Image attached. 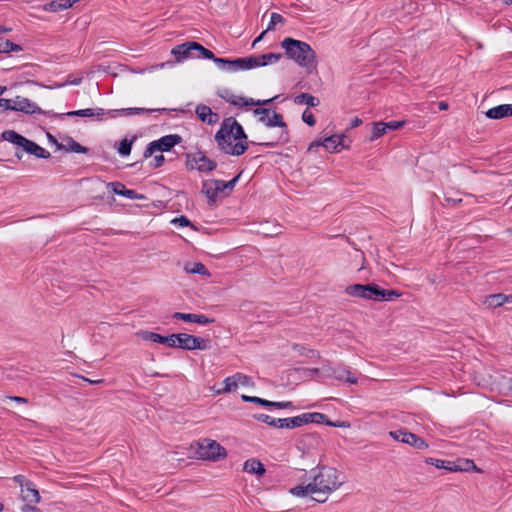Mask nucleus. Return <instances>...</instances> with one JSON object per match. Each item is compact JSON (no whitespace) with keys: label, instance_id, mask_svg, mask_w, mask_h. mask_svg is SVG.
I'll return each mask as SVG.
<instances>
[{"label":"nucleus","instance_id":"c9c22d12","mask_svg":"<svg viewBox=\"0 0 512 512\" xmlns=\"http://www.w3.org/2000/svg\"><path fill=\"white\" fill-rule=\"evenodd\" d=\"M22 497L27 503H38L40 501L38 490L29 486H27L25 490H22Z\"/></svg>","mask_w":512,"mask_h":512},{"label":"nucleus","instance_id":"09e8293b","mask_svg":"<svg viewBox=\"0 0 512 512\" xmlns=\"http://www.w3.org/2000/svg\"><path fill=\"white\" fill-rule=\"evenodd\" d=\"M277 98L278 96L265 100H254L253 98H249V104L250 106H256L257 108H264L263 106L271 104Z\"/></svg>","mask_w":512,"mask_h":512},{"label":"nucleus","instance_id":"a878e982","mask_svg":"<svg viewBox=\"0 0 512 512\" xmlns=\"http://www.w3.org/2000/svg\"><path fill=\"white\" fill-rule=\"evenodd\" d=\"M506 302H512V295H505L503 293L491 294L486 296L484 304L489 308H498Z\"/></svg>","mask_w":512,"mask_h":512},{"label":"nucleus","instance_id":"20e7f679","mask_svg":"<svg viewBox=\"0 0 512 512\" xmlns=\"http://www.w3.org/2000/svg\"><path fill=\"white\" fill-rule=\"evenodd\" d=\"M253 114L259 116L258 121L268 128L279 127L282 129L279 137L275 141L260 142V146L274 148L278 144H286L289 142V130L283 116L270 108H255Z\"/></svg>","mask_w":512,"mask_h":512},{"label":"nucleus","instance_id":"6ab92c4d","mask_svg":"<svg viewBox=\"0 0 512 512\" xmlns=\"http://www.w3.org/2000/svg\"><path fill=\"white\" fill-rule=\"evenodd\" d=\"M137 335L145 341H151V342H155V343L165 344L171 348L175 347V343H176L175 338H174L175 334L163 336L156 332L142 330V331H139L137 333Z\"/></svg>","mask_w":512,"mask_h":512},{"label":"nucleus","instance_id":"58836bf2","mask_svg":"<svg viewBox=\"0 0 512 512\" xmlns=\"http://www.w3.org/2000/svg\"><path fill=\"white\" fill-rule=\"evenodd\" d=\"M316 415L318 416H322L323 420H319V421H314L313 423H316V424H325L327 426H331V427H337V428H341V427H349V423L345 422V421H330L327 417V415L323 414V413H320V412H314Z\"/></svg>","mask_w":512,"mask_h":512},{"label":"nucleus","instance_id":"f257e3e1","mask_svg":"<svg viewBox=\"0 0 512 512\" xmlns=\"http://www.w3.org/2000/svg\"><path fill=\"white\" fill-rule=\"evenodd\" d=\"M218 148L225 154L240 156L244 154L249 145H259L255 141H248L242 125L234 118H225L220 129L215 134Z\"/></svg>","mask_w":512,"mask_h":512},{"label":"nucleus","instance_id":"c756f323","mask_svg":"<svg viewBox=\"0 0 512 512\" xmlns=\"http://www.w3.org/2000/svg\"><path fill=\"white\" fill-rule=\"evenodd\" d=\"M425 462L427 464L433 465L438 469H444L449 472H456V462L454 461H448V460H442V459H436V458H426Z\"/></svg>","mask_w":512,"mask_h":512},{"label":"nucleus","instance_id":"0eeeda50","mask_svg":"<svg viewBox=\"0 0 512 512\" xmlns=\"http://www.w3.org/2000/svg\"><path fill=\"white\" fill-rule=\"evenodd\" d=\"M3 110H12L17 112H22L24 114H43V115H50L51 111H44L41 109L36 103L32 102L30 99L22 97V96H16L14 99H5L2 98Z\"/></svg>","mask_w":512,"mask_h":512},{"label":"nucleus","instance_id":"9d476101","mask_svg":"<svg viewBox=\"0 0 512 512\" xmlns=\"http://www.w3.org/2000/svg\"><path fill=\"white\" fill-rule=\"evenodd\" d=\"M186 168L201 173H210L217 168V162L208 158L202 151L186 154Z\"/></svg>","mask_w":512,"mask_h":512},{"label":"nucleus","instance_id":"338daca9","mask_svg":"<svg viewBox=\"0 0 512 512\" xmlns=\"http://www.w3.org/2000/svg\"><path fill=\"white\" fill-rule=\"evenodd\" d=\"M362 123H363L362 119H360L359 117H354L351 120L350 128L351 129L356 128V127L360 126Z\"/></svg>","mask_w":512,"mask_h":512},{"label":"nucleus","instance_id":"c03bdc74","mask_svg":"<svg viewBox=\"0 0 512 512\" xmlns=\"http://www.w3.org/2000/svg\"><path fill=\"white\" fill-rule=\"evenodd\" d=\"M285 22L286 20L281 14L273 12L271 14L270 22L266 28V31H271L277 24H284Z\"/></svg>","mask_w":512,"mask_h":512},{"label":"nucleus","instance_id":"4c0bfd02","mask_svg":"<svg viewBox=\"0 0 512 512\" xmlns=\"http://www.w3.org/2000/svg\"><path fill=\"white\" fill-rule=\"evenodd\" d=\"M459 463H456V472H469V471H476L481 472V469H479L473 460L464 459V460H458Z\"/></svg>","mask_w":512,"mask_h":512},{"label":"nucleus","instance_id":"0e129e2a","mask_svg":"<svg viewBox=\"0 0 512 512\" xmlns=\"http://www.w3.org/2000/svg\"><path fill=\"white\" fill-rule=\"evenodd\" d=\"M323 146L322 140H314L309 144L308 151L312 152L316 150L318 147Z\"/></svg>","mask_w":512,"mask_h":512},{"label":"nucleus","instance_id":"7c9ffc66","mask_svg":"<svg viewBox=\"0 0 512 512\" xmlns=\"http://www.w3.org/2000/svg\"><path fill=\"white\" fill-rule=\"evenodd\" d=\"M3 139L9 141L12 144H15L18 148H22L24 143H26L27 138L23 135L17 133L14 130H7L2 133Z\"/></svg>","mask_w":512,"mask_h":512},{"label":"nucleus","instance_id":"c85d7f7f","mask_svg":"<svg viewBox=\"0 0 512 512\" xmlns=\"http://www.w3.org/2000/svg\"><path fill=\"white\" fill-rule=\"evenodd\" d=\"M137 138V135H133L131 138H123L116 147L118 154L122 157L129 156L132 150V145Z\"/></svg>","mask_w":512,"mask_h":512},{"label":"nucleus","instance_id":"5701e85b","mask_svg":"<svg viewBox=\"0 0 512 512\" xmlns=\"http://www.w3.org/2000/svg\"><path fill=\"white\" fill-rule=\"evenodd\" d=\"M21 150L30 155L35 156L36 158L48 159L51 156L48 150L44 149L43 147L39 146L36 142L28 138L26 140V143H24L23 147L21 148Z\"/></svg>","mask_w":512,"mask_h":512},{"label":"nucleus","instance_id":"de8ad7c7","mask_svg":"<svg viewBox=\"0 0 512 512\" xmlns=\"http://www.w3.org/2000/svg\"><path fill=\"white\" fill-rule=\"evenodd\" d=\"M158 112L160 114L169 112L166 108H160V109H148V108H132V115H141L144 113H153Z\"/></svg>","mask_w":512,"mask_h":512},{"label":"nucleus","instance_id":"cd10ccee","mask_svg":"<svg viewBox=\"0 0 512 512\" xmlns=\"http://www.w3.org/2000/svg\"><path fill=\"white\" fill-rule=\"evenodd\" d=\"M73 6V1L71 0H54L48 2L44 5V10L48 12H59L62 10H66Z\"/></svg>","mask_w":512,"mask_h":512},{"label":"nucleus","instance_id":"6e6d98bb","mask_svg":"<svg viewBox=\"0 0 512 512\" xmlns=\"http://www.w3.org/2000/svg\"><path fill=\"white\" fill-rule=\"evenodd\" d=\"M165 162V158L162 154L156 155L153 160L149 163V166L153 169L160 168Z\"/></svg>","mask_w":512,"mask_h":512},{"label":"nucleus","instance_id":"aec40b11","mask_svg":"<svg viewBox=\"0 0 512 512\" xmlns=\"http://www.w3.org/2000/svg\"><path fill=\"white\" fill-rule=\"evenodd\" d=\"M330 376L338 381H344L351 385L358 383L357 376L350 370L349 367L343 365L330 368Z\"/></svg>","mask_w":512,"mask_h":512},{"label":"nucleus","instance_id":"69168bd1","mask_svg":"<svg viewBox=\"0 0 512 512\" xmlns=\"http://www.w3.org/2000/svg\"><path fill=\"white\" fill-rule=\"evenodd\" d=\"M22 50H23V48L19 44H16L12 41L9 42V52H19Z\"/></svg>","mask_w":512,"mask_h":512},{"label":"nucleus","instance_id":"052dcab7","mask_svg":"<svg viewBox=\"0 0 512 512\" xmlns=\"http://www.w3.org/2000/svg\"><path fill=\"white\" fill-rule=\"evenodd\" d=\"M10 40L0 37V53H9Z\"/></svg>","mask_w":512,"mask_h":512},{"label":"nucleus","instance_id":"bf43d9fd","mask_svg":"<svg viewBox=\"0 0 512 512\" xmlns=\"http://www.w3.org/2000/svg\"><path fill=\"white\" fill-rule=\"evenodd\" d=\"M82 82V78L68 79L65 83L55 84L54 87L61 88L66 85H79Z\"/></svg>","mask_w":512,"mask_h":512},{"label":"nucleus","instance_id":"3c124183","mask_svg":"<svg viewBox=\"0 0 512 512\" xmlns=\"http://www.w3.org/2000/svg\"><path fill=\"white\" fill-rule=\"evenodd\" d=\"M194 316L193 313H182V312H175L173 314V318L177 320H182L184 322H194Z\"/></svg>","mask_w":512,"mask_h":512},{"label":"nucleus","instance_id":"e433bc0d","mask_svg":"<svg viewBox=\"0 0 512 512\" xmlns=\"http://www.w3.org/2000/svg\"><path fill=\"white\" fill-rule=\"evenodd\" d=\"M67 151L86 154L89 149L85 146H82L77 141H75L72 137L67 138V144L64 146Z\"/></svg>","mask_w":512,"mask_h":512},{"label":"nucleus","instance_id":"2eb2a0df","mask_svg":"<svg viewBox=\"0 0 512 512\" xmlns=\"http://www.w3.org/2000/svg\"><path fill=\"white\" fill-rule=\"evenodd\" d=\"M105 114H106V112L103 108L96 107V108H86V109L74 110V111H69V112L61 113V114H56L51 111L50 115H52L54 117H59V118L76 117V116L77 117H89V118H95L98 121H102V120H104Z\"/></svg>","mask_w":512,"mask_h":512},{"label":"nucleus","instance_id":"4be33fe9","mask_svg":"<svg viewBox=\"0 0 512 512\" xmlns=\"http://www.w3.org/2000/svg\"><path fill=\"white\" fill-rule=\"evenodd\" d=\"M253 68L266 66L268 64L276 63L282 58L281 53H266L259 56H249Z\"/></svg>","mask_w":512,"mask_h":512},{"label":"nucleus","instance_id":"1a4fd4ad","mask_svg":"<svg viewBox=\"0 0 512 512\" xmlns=\"http://www.w3.org/2000/svg\"><path fill=\"white\" fill-rule=\"evenodd\" d=\"M182 142V137L178 134H169L151 141L143 152V158H150L156 151L169 152L175 145Z\"/></svg>","mask_w":512,"mask_h":512},{"label":"nucleus","instance_id":"473e14b6","mask_svg":"<svg viewBox=\"0 0 512 512\" xmlns=\"http://www.w3.org/2000/svg\"><path fill=\"white\" fill-rule=\"evenodd\" d=\"M294 103L297 105L306 104L308 107H316L319 105L320 101L309 93H301L294 97Z\"/></svg>","mask_w":512,"mask_h":512},{"label":"nucleus","instance_id":"412c9836","mask_svg":"<svg viewBox=\"0 0 512 512\" xmlns=\"http://www.w3.org/2000/svg\"><path fill=\"white\" fill-rule=\"evenodd\" d=\"M195 113L199 120L208 125L217 123L220 118L218 113L213 112L212 109L205 104L197 105Z\"/></svg>","mask_w":512,"mask_h":512},{"label":"nucleus","instance_id":"f704fd0d","mask_svg":"<svg viewBox=\"0 0 512 512\" xmlns=\"http://www.w3.org/2000/svg\"><path fill=\"white\" fill-rule=\"evenodd\" d=\"M290 493L296 497H305L309 494H315L311 482L307 485H298L290 489Z\"/></svg>","mask_w":512,"mask_h":512},{"label":"nucleus","instance_id":"b1692460","mask_svg":"<svg viewBox=\"0 0 512 512\" xmlns=\"http://www.w3.org/2000/svg\"><path fill=\"white\" fill-rule=\"evenodd\" d=\"M344 138V135L328 136L322 140L323 147L328 152H336L338 146H341L342 148H348L349 146L344 143Z\"/></svg>","mask_w":512,"mask_h":512},{"label":"nucleus","instance_id":"79ce46f5","mask_svg":"<svg viewBox=\"0 0 512 512\" xmlns=\"http://www.w3.org/2000/svg\"><path fill=\"white\" fill-rule=\"evenodd\" d=\"M386 133V127L384 126V122H376L373 124L371 140H376L382 137Z\"/></svg>","mask_w":512,"mask_h":512},{"label":"nucleus","instance_id":"a211bd4d","mask_svg":"<svg viewBox=\"0 0 512 512\" xmlns=\"http://www.w3.org/2000/svg\"><path fill=\"white\" fill-rule=\"evenodd\" d=\"M108 189H110L114 194L123 196L127 199L131 200H143L146 199L145 195L139 194L136 190L127 189L126 186L118 181L110 182L107 185Z\"/></svg>","mask_w":512,"mask_h":512},{"label":"nucleus","instance_id":"6e6552de","mask_svg":"<svg viewBox=\"0 0 512 512\" xmlns=\"http://www.w3.org/2000/svg\"><path fill=\"white\" fill-rule=\"evenodd\" d=\"M350 297L380 302L381 286L376 283L352 284L345 288Z\"/></svg>","mask_w":512,"mask_h":512},{"label":"nucleus","instance_id":"680f3d73","mask_svg":"<svg viewBox=\"0 0 512 512\" xmlns=\"http://www.w3.org/2000/svg\"><path fill=\"white\" fill-rule=\"evenodd\" d=\"M217 182H222V180H218V179H210V183L208 185H214L215 186V189L217 191V193H223L225 192L226 188L225 187H222L220 184H218Z\"/></svg>","mask_w":512,"mask_h":512},{"label":"nucleus","instance_id":"bb28decb","mask_svg":"<svg viewBox=\"0 0 512 512\" xmlns=\"http://www.w3.org/2000/svg\"><path fill=\"white\" fill-rule=\"evenodd\" d=\"M485 115L487 118L495 120L511 116L509 104H501L492 107L485 112Z\"/></svg>","mask_w":512,"mask_h":512},{"label":"nucleus","instance_id":"393cba45","mask_svg":"<svg viewBox=\"0 0 512 512\" xmlns=\"http://www.w3.org/2000/svg\"><path fill=\"white\" fill-rule=\"evenodd\" d=\"M243 470L257 476H263L266 473L264 464L256 458L247 459L243 464Z\"/></svg>","mask_w":512,"mask_h":512},{"label":"nucleus","instance_id":"ddd939ff","mask_svg":"<svg viewBox=\"0 0 512 512\" xmlns=\"http://www.w3.org/2000/svg\"><path fill=\"white\" fill-rule=\"evenodd\" d=\"M389 436L395 441L408 444L418 450H425L429 447L428 443L423 438L404 428L390 431Z\"/></svg>","mask_w":512,"mask_h":512},{"label":"nucleus","instance_id":"8fccbe9b","mask_svg":"<svg viewBox=\"0 0 512 512\" xmlns=\"http://www.w3.org/2000/svg\"><path fill=\"white\" fill-rule=\"evenodd\" d=\"M302 121L311 127L314 126L316 123V119L309 109L304 110V112L302 113Z\"/></svg>","mask_w":512,"mask_h":512},{"label":"nucleus","instance_id":"864d4df0","mask_svg":"<svg viewBox=\"0 0 512 512\" xmlns=\"http://www.w3.org/2000/svg\"><path fill=\"white\" fill-rule=\"evenodd\" d=\"M215 320L213 318H209L204 314H195L194 316V322L199 325H207L213 323Z\"/></svg>","mask_w":512,"mask_h":512},{"label":"nucleus","instance_id":"ea45409f","mask_svg":"<svg viewBox=\"0 0 512 512\" xmlns=\"http://www.w3.org/2000/svg\"><path fill=\"white\" fill-rule=\"evenodd\" d=\"M402 296V292L395 289H384L381 287L380 302L393 301Z\"/></svg>","mask_w":512,"mask_h":512},{"label":"nucleus","instance_id":"a19ab883","mask_svg":"<svg viewBox=\"0 0 512 512\" xmlns=\"http://www.w3.org/2000/svg\"><path fill=\"white\" fill-rule=\"evenodd\" d=\"M105 116L109 118H116L121 116H132V108L110 109L105 110Z\"/></svg>","mask_w":512,"mask_h":512},{"label":"nucleus","instance_id":"774afa93","mask_svg":"<svg viewBox=\"0 0 512 512\" xmlns=\"http://www.w3.org/2000/svg\"><path fill=\"white\" fill-rule=\"evenodd\" d=\"M81 378L83 379V381H85V382H87V383H89V384H91V385H94V384H103V383L105 382V380H104V379L91 380V379H89V378H87V377H83V376H82Z\"/></svg>","mask_w":512,"mask_h":512},{"label":"nucleus","instance_id":"f3484780","mask_svg":"<svg viewBox=\"0 0 512 512\" xmlns=\"http://www.w3.org/2000/svg\"><path fill=\"white\" fill-rule=\"evenodd\" d=\"M241 399L244 402H250L255 403L257 405L263 406V407H273L277 409H293L294 404L291 401H269L260 397L256 396H248L243 394L241 396Z\"/></svg>","mask_w":512,"mask_h":512},{"label":"nucleus","instance_id":"423d86ee","mask_svg":"<svg viewBox=\"0 0 512 512\" xmlns=\"http://www.w3.org/2000/svg\"><path fill=\"white\" fill-rule=\"evenodd\" d=\"M194 454L197 459L214 462L227 457L226 449L217 441L208 438L196 442Z\"/></svg>","mask_w":512,"mask_h":512},{"label":"nucleus","instance_id":"9b49d317","mask_svg":"<svg viewBox=\"0 0 512 512\" xmlns=\"http://www.w3.org/2000/svg\"><path fill=\"white\" fill-rule=\"evenodd\" d=\"M175 347L183 350H206L210 348V340L187 333L175 334Z\"/></svg>","mask_w":512,"mask_h":512},{"label":"nucleus","instance_id":"5fc2aeb1","mask_svg":"<svg viewBox=\"0 0 512 512\" xmlns=\"http://www.w3.org/2000/svg\"><path fill=\"white\" fill-rule=\"evenodd\" d=\"M217 96L221 99L225 100L227 103L230 101L231 97L234 95L230 89L228 88H221L218 89L216 92Z\"/></svg>","mask_w":512,"mask_h":512},{"label":"nucleus","instance_id":"2f4dec72","mask_svg":"<svg viewBox=\"0 0 512 512\" xmlns=\"http://www.w3.org/2000/svg\"><path fill=\"white\" fill-rule=\"evenodd\" d=\"M209 183H210V179L209 180H204L202 182V190L201 191L207 197L208 204L210 206H212L217 201L218 193H217L214 185H207Z\"/></svg>","mask_w":512,"mask_h":512},{"label":"nucleus","instance_id":"39448f33","mask_svg":"<svg viewBox=\"0 0 512 512\" xmlns=\"http://www.w3.org/2000/svg\"><path fill=\"white\" fill-rule=\"evenodd\" d=\"M171 54L175 57L177 62H183L189 58H212L213 52L205 48L198 42L188 41L180 45H176Z\"/></svg>","mask_w":512,"mask_h":512},{"label":"nucleus","instance_id":"4d7b16f0","mask_svg":"<svg viewBox=\"0 0 512 512\" xmlns=\"http://www.w3.org/2000/svg\"><path fill=\"white\" fill-rule=\"evenodd\" d=\"M404 124H405L404 121H390V122H387V123L384 122V126L386 127V131L387 130L399 129V128L403 127Z\"/></svg>","mask_w":512,"mask_h":512},{"label":"nucleus","instance_id":"72a5a7b5","mask_svg":"<svg viewBox=\"0 0 512 512\" xmlns=\"http://www.w3.org/2000/svg\"><path fill=\"white\" fill-rule=\"evenodd\" d=\"M184 270L190 274H199L202 276H210L208 269L201 262L186 263Z\"/></svg>","mask_w":512,"mask_h":512},{"label":"nucleus","instance_id":"4468645a","mask_svg":"<svg viewBox=\"0 0 512 512\" xmlns=\"http://www.w3.org/2000/svg\"><path fill=\"white\" fill-rule=\"evenodd\" d=\"M319 420H323L322 416L307 412L290 418H278L276 428L294 429Z\"/></svg>","mask_w":512,"mask_h":512},{"label":"nucleus","instance_id":"49530a36","mask_svg":"<svg viewBox=\"0 0 512 512\" xmlns=\"http://www.w3.org/2000/svg\"><path fill=\"white\" fill-rule=\"evenodd\" d=\"M172 224L174 225H178L180 227H191L193 228L194 230H196L197 228L195 227V225L184 215H181L179 217H176L174 218L172 221H171Z\"/></svg>","mask_w":512,"mask_h":512},{"label":"nucleus","instance_id":"a18cd8bd","mask_svg":"<svg viewBox=\"0 0 512 512\" xmlns=\"http://www.w3.org/2000/svg\"><path fill=\"white\" fill-rule=\"evenodd\" d=\"M230 105H233L235 107H248L250 106L249 104V98L247 97H243V96H239V95H233L230 99V101L228 102Z\"/></svg>","mask_w":512,"mask_h":512},{"label":"nucleus","instance_id":"f03ea898","mask_svg":"<svg viewBox=\"0 0 512 512\" xmlns=\"http://www.w3.org/2000/svg\"><path fill=\"white\" fill-rule=\"evenodd\" d=\"M313 481L311 485L315 494L324 495L323 498H313L318 503H325L328 496L340 488L345 480L341 478V473L333 467L327 465H318L311 470Z\"/></svg>","mask_w":512,"mask_h":512},{"label":"nucleus","instance_id":"13d9d810","mask_svg":"<svg viewBox=\"0 0 512 512\" xmlns=\"http://www.w3.org/2000/svg\"><path fill=\"white\" fill-rule=\"evenodd\" d=\"M5 399L14 401V402H16L18 404H27V403H29V399L28 398L21 397V396H11V395H8V396H5Z\"/></svg>","mask_w":512,"mask_h":512},{"label":"nucleus","instance_id":"e2e57ef3","mask_svg":"<svg viewBox=\"0 0 512 512\" xmlns=\"http://www.w3.org/2000/svg\"><path fill=\"white\" fill-rule=\"evenodd\" d=\"M21 510L22 512H41L39 508L36 506H31L30 503L24 505Z\"/></svg>","mask_w":512,"mask_h":512},{"label":"nucleus","instance_id":"603ef678","mask_svg":"<svg viewBox=\"0 0 512 512\" xmlns=\"http://www.w3.org/2000/svg\"><path fill=\"white\" fill-rule=\"evenodd\" d=\"M241 176V173H239L238 175H236L233 179L229 180V181H224L222 180V182H217L218 184H220L222 187H225L226 190H230L232 191L234 189V187L236 186L237 182L239 181V178Z\"/></svg>","mask_w":512,"mask_h":512},{"label":"nucleus","instance_id":"f8f14e48","mask_svg":"<svg viewBox=\"0 0 512 512\" xmlns=\"http://www.w3.org/2000/svg\"><path fill=\"white\" fill-rule=\"evenodd\" d=\"M208 60H212L218 68L228 72H235L238 70H250L252 69V63L250 62V57L236 58V59H228L216 57L213 54L212 58H207Z\"/></svg>","mask_w":512,"mask_h":512},{"label":"nucleus","instance_id":"dca6fc26","mask_svg":"<svg viewBox=\"0 0 512 512\" xmlns=\"http://www.w3.org/2000/svg\"><path fill=\"white\" fill-rule=\"evenodd\" d=\"M251 384V377L240 372L235 373L232 376L226 377L224 379V387L219 391V393H229L236 391L239 385L249 386Z\"/></svg>","mask_w":512,"mask_h":512},{"label":"nucleus","instance_id":"37998d69","mask_svg":"<svg viewBox=\"0 0 512 512\" xmlns=\"http://www.w3.org/2000/svg\"><path fill=\"white\" fill-rule=\"evenodd\" d=\"M253 418L256 419L257 421L263 422L269 426L277 427L276 421L278 418L271 417L270 415H267L264 413L254 414Z\"/></svg>","mask_w":512,"mask_h":512},{"label":"nucleus","instance_id":"7ed1b4c3","mask_svg":"<svg viewBox=\"0 0 512 512\" xmlns=\"http://www.w3.org/2000/svg\"><path fill=\"white\" fill-rule=\"evenodd\" d=\"M280 45L285 51V56L299 67L306 68L307 70L317 68L316 52L307 42L286 37L281 41Z\"/></svg>","mask_w":512,"mask_h":512}]
</instances>
